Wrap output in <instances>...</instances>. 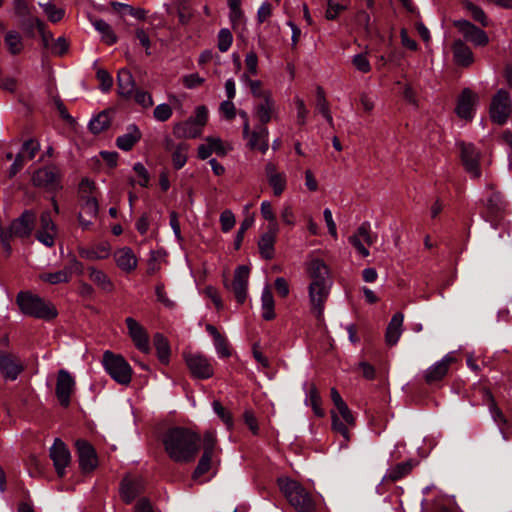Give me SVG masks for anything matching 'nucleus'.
Here are the masks:
<instances>
[{"label":"nucleus","instance_id":"obj_1","mask_svg":"<svg viewBox=\"0 0 512 512\" xmlns=\"http://www.w3.org/2000/svg\"><path fill=\"white\" fill-rule=\"evenodd\" d=\"M165 453L175 463L188 464L195 460L199 450L201 437L185 427H172L162 435Z\"/></svg>","mask_w":512,"mask_h":512},{"label":"nucleus","instance_id":"obj_2","mask_svg":"<svg viewBox=\"0 0 512 512\" xmlns=\"http://www.w3.org/2000/svg\"><path fill=\"white\" fill-rule=\"evenodd\" d=\"M278 485L289 504L297 512L315 511V499L301 483L289 478H280Z\"/></svg>","mask_w":512,"mask_h":512},{"label":"nucleus","instance_id":"obj_3","mask_svg":"<svg viewBox=\"0 0 512 512\" xmlns=\"http://www.w3.org/2000/svg\"><path fill=\"white\" fill-rule=\"evenodd\" d=\"M103 365L107 373L119 384L127 385L132 378V370L128 362L121 356L106 351L103 354Z\"/></svg>","mask_w":512,"mask_h":512},{"label":"nucleus","instance_id":"obj_4","mask_svg":"<svg viewBox=\"0 0 512 512\" xmlns=\"http://www.w3.org/2000/svg\"><path fill=\"white\" fill-rule=\"evenodd\" d=\"M337 411L331 410V428L334 432L342 435L345 440V446L351 439L349 428H354L356 425V419L346 404V402L336 408Z\"/></svg>","mask_w":512,"mask_h":512},{"label":"nucleus","instance_id":"obj_5","mask_svg":"<svg viewBox=\"0 0 512 512\" xmlns=\"http://www.w3.org/2000/svg\"><path fill=\"white\" fill-rule=\"evenodd\" d=\"M483 403L487 405L492 419L498 425L504 440L512 439V422L507 419L502 410L498 407L491 391L482 389Z\"/></svg>","mask_w":512,"mask_h":512},{"label":"nucleus","instance_id":"obj_6","mask_svg":"<svg viewBox=\"0 0 512 512\" xmlns=\"http://www.w3.org/2000/svg\"><path fill=\"white\" fill-rule=\"evenodd\" d=\"M331 285L310 282L308 286L311 313L318 319H323L325 303L330 294Z\"/></svg>","mask_w":512,"mask_h":512},{"label":"nucleus","instance_id":"obj_7","mask_svg":"<svg viewBox=\"0 0 512 512\" xmlns=\"http://www.w3.org/2000/svg\"><path fill=\"white\" fill-rule=\"evenodd\" d=\"M203 453L199 459L196 468L193 471L192 478L198 479L202 475L206 474L212 465V458L215 451L217 439L212 432H205L203 435Z\"/></svg>","mask_w":512,"mask_h":512},{"label":"nucleus","instance_id":"obj_8","mask_svg":"<svg viewBox=\"0 0 512 512\" xmlns=\"http://www.w3.org/2000/svg\"><path fill=\"white\" fill-rule=\"evenodd\" d=\"M511 112V97L506 90H499L490 105V117L494 123H506Z\"/></svg>","mask_w":512,"mask_h":512},{"label":"nucleus","instance_id":"obj_9","mask_svg":"<svg viewBox=\"0 0 512 512\" xmlns=\"http://www.w3.org/2000/svg\"><path fill=\"white\" fill-rule=\"evenodd\" d=\"M249 275V267L241 265L235 269L234 278L231 284L225 282V287L234 294L236 301L239 304H243L247 298Z\"/></svg>","mask_w":512,"mask_h":512},{"label":"nucleus","instance_id":"obj_10","mask_svg":"<svg viewBox=\"0 0 512 512\" xmlns=\"http://www.w3.org/2000/svg\"><path fill=\"white\" fill-rule=\"evenodd\" d=\"M185 362L190 373L197 379H209L214 374L211 361L200 353L185 354Z\"/></svg>","mask_w":512,"mask_h":512},{"label":"nucleus","instance_id":"obj_11","mask_svg":"<svg viewBox=\"0 0 512 512\" xmlns=\"http://www.w3.org/2000/svg\"><path fill=\"white\" fill-rule=\"evenodd\" d=\"M75 391V380L71 374L61 369L57 375L55 393L60 405L67 408L71 403V395Z\"/></svg>","mask_w":512,"mask_h":512},{"label":"nucleus","instance_id":"obj_12","mask_svg":"<svg viewBox=\"0 0 512 512\" xmlns=\"http://www.w3.org/2000/svg\"><path fill=\"white\" fill-rule=\"evenodd\" d=\"M485 210L482 212V217L492 224L499 221L505 212L506 202L503 195L499 191H493L488 196L485 204Z\"/></svg>","mask_w":512,"mask_h":512},{"label":"nucleus","instance_id":"obj_13","mask_svg":"<svg viewBox=\"0 0 512 512\" xmlns=\"http://www.w3.org/2000/svg\"><path fill=\"white\" fill-rule=\"evenodd\" d=\"M461 149V161L467 173L472 178L478 179L481 176V169L479 165L480 152L475 148L473 144H467L462 142L460 144Z\"/></svg>","mask_w":512,"mask_h":512},{"label":"nucleus","instance_id":"obj_14","mask_svg":"<svg viewBox=\"0 0 512 512\" xmlns=\"http://www.w3.org/2000/svg\"><path fill=\"white\" fill-rule=\"evenodd\" d=\"M60 179V170L55 165H46L34 172V185L43 186L48 190L61 188Z\"/></svg>","mask_w":512,"mask_h":512},{"label":"nucleus","instance_id":"obj_15","mask_svg":"<svg viewBox=\"0 0 512 512\" xmlns=\"http://www.w3.org/2000/svg\"><path fill=\"white\" fill-rule=\"evenodd\" d=\"M125 323L135 347L139 351L148 354L150 352L149 336L145 328L132 317H127Z\"/></svg>","mask_w":512,"mask_h":512},{"label":"nucleus","instance_id":"obj_16","mask_svg":"<svg viewBox=\"0 0 512 512\" xmlns=\"http://www.w3.org/2000/svg\"><path fill=\"white\" fill-rule=\"evenodd\" d=\"M80 469L84 473L93 471L98 465V459L93 446L85 440L76 441Z\"/></svg>","mask_w":512,"mask_h":512},{"label":"nucleus","instance_id":"obj_17","mask_svg":"<svg viewBox=\"0 0 512 512\" xmlns=\"http://www.w3.org/2000/svg\"><path fill=\"white\" fill-rule=\"evenodd\" d=\"M454 26L463 34L466 40L476 46H485L489 42L487 33L467 20H457Z\"/></svg>","mask_w":512,"mask_h":512},{"label":"nucleus","instance_id":"obj_18","mask_svg":"<svg viewBox=\"0 0 512 512\" xmlns=\"http://www.w3.org/2000/svg\"><path fill=\"white\" fill-rule=\"evenodd\" d=\"M306 271L311 282L332 285V280L330 278V269L324 262V260L320 258H311L306 263Z\"/></svg>","mask_w":512,"mask_h":512},{"label":"nucleus","instance_id":"obj_19","mask_svg":"<svg viewBox=\"0 0 512 512\" xmlns=\"http://www.w3.org/2000/svg\"><path fill=\"white\" fill-rule=\"evenodd\" d=\"M50 457L53 460L57 475L63 477L65 474V467L69 465L71 456L65 443L56 438L53 446L50 448Z\"/></svg>","mask_w":512,"mask_h":512},{"label":"nucleus","instance_id":"obj_20","mask_svg":"<svg viewBox=\"0 0 512 512\" xmlns=\"http://www.w3.org/2000/svg\"><path fill=\"white\" fill-rule=\"evenodd\" d=\"M455 357L445 355L440 361L430 366L424 374L425 382L429 385L441 381L448 373L450 365L455 362Z\"/></svg>","mask_w":512,"mask_h":512},{"label":"nucleus","instance_id":"obj_21","mask_svg":"<svg viewBox=\"0 0 512 512\" xmlns=\"http://www.w3.org/2000/svg\"><path fill=\"white\" fill-rule=\"evenodd\" d=\"M57 234L56 225L51 218L50 212H44L40 219V229L35 234L37 240L47 247H52L55 243Z\"/></svg>","mask_w":512,"mask_h":512},{"label":"nucleus","instance_id":"obj_22","mask_svg":"<svg viewBox=\"0 0 512 512\" xmlns=\"http://www.w3.org/2000/svg\"><path fill=\"white\" fill-rule=\"evenodd\" d=\"M144 491V482L141 477H125L120 484L122 500L129 504Z\"/></svg>","mask_w":512,"mask_h":512},{"label":"nucleus","instance_id":"obj_23","mask_svg":"<svg viewBox=\"0 0 512 512\" xmlns=\"http://www.w3.org/2000/svg\"><path fill=\"white\" fill-rule=\"evenodd\" d=\"M476 100L477 95L471 89L465 88L458 99L455 110L457 115L463 119H471Z\"/></svg>","mask_w":512,"mask_h":512},{"label":"nucleus","instance_id":"obj_24","mask_svg":"<svg viewBox=\"0 0 512 512\" xmlns=\"http://www.w3.org/2000/svg\"><path fill=\"white\" fill-rule=\"evenodd\" d=\"M114 260L118 268L127 273L134 271L138 263L136 255L129 247L118 249L114 253Z\"/></svg>","mask_w":512,"mask_h":512},{"label":"nucleus","instance_id":"obj_25","mask_svg":"<svg viewBox=\"0 0 512 512\" xmlns=\"http://www.w3.org/2000/svg\"><path fill=\"white\" fill-rule=\"evenodd\" d=\"M57 315L58 310L52 302L34 295V318L51 321Z\"/></svg>","mask_w":512,"mask_h":512},{"label":"nucleus","instance_id":"obj_26","mask_svg":"<svg viewBox=\"0 0 512 512\" xmlns=\"http://www.w3.org/2000/svg\"><path fill=\"white\" fill-rule=\"evenodd\" d=\"M173 134L178 139H192L200 136L201 130L195 124L193 117H190L185 121L175 123Z\"/></svg>","mask_w":512,"mask_h":512},{"label":"nucleus","instance_id":"obj_27","mask_svg":"<svg viewBox=\"0 0 512 512\" xmlns=\"http://www.w3.org/2000/svg\"><path fill=\"white\" fill-rule=\"evenodd\" d=\"M415 466H416V462H414L413 460H407V461L398 463L395 466L388 469V471L384 475L382 481L394 483V482L406 477L407 475H409Z\"/></svg>","mask_w":512,"mask_h":512},{"label":"nucleus","instance_id":"obj_28","mask_svg":"<svg viewBox=\"0 0 512 512\" xmlns=\"http://www.w3.org/2000/svg\"><path fill=\"white\" fill-rule=\"evenodd\" d=\"M142 133L135 124L127 127V133L118 136L116 146L123 151H130L140 141Z\"/></svg>","mask_w":512,"mask_h":512},{"label":"nucleus","instance_id":"obj_29","mask_svg":"<svg viewBox=\"0 0 512 512\" xmlns=\"http://www.w3.org/2000/svg\"><path fill=\"white\" fill-rule=\"evenodd\" d=\"M278 232L279 230L267 229V231L260 237L258 242L259 252L266 260H270L274 257V244Z\"/></svg>","mask_w":512,"mask_h":512},{"label":"nucleus","instance_id":"obj_30","mask_svg":"<svg viewBox=\"0 0 512 512\" xmlns=\"http://www.w3.org/2000/svg\"><path fill=\"white\" fill-rule=\"evenodd\" d=\"M78 253L81 258L95 261L106 259L110 255V246L107 243H100L92 247H79Z\"/></svg>","mask_w":512,"mask_h":512},{"label":"nucleus","instance_id":"obj_31","mask_svg":"<svg viewBox=\"0 0 512 512\" xmlns=\"http://www.w3.org/2000/svg\"><path fill=\"white\" fill-rule=\"evenodd\" d=\"M404 315L401 312H397L391 318L385 334V340L388 345H395L402 333Z\"/></svg>","mask_w":512,"mask_h":512},{"label":"nucleus","instance_id":"obj_32","mask_svg":"<svg viewBox=\"0 0 512 512\" xmlns=\"http://www.w3.org/2000/svg\"><path fill=\"white\" fill-rule=\"evenodd\" d=\"M454 61L457 65L468 67L473 61L471 49L461 40H456L452 46Z\"/></svg>","mask_w":512,"mask_h":512},{"label":"nucleus","instance_id":"obj_33","mask_svg":"<svg viewBox=\"0 0 512 512\" xmlns=\"http://www.w3.org/2000/svg\"><path fill=\"white\" fill-rule=\"evenodd\" d=\"M275 110V102L272 95H266L262 102L257 104L254 108L256 117L259 119L261 126H265L272 119V114Z\"/></svg>","mask_w":512,"mask_h":512},{"label":"nucleus","instance_id":"obj_34","mask_svg":"<svg viewBox=\"0 0 512 512\" xmlns=\"http://www.w3.org/2000/svg\"><path fill=\"white\" fill-rule=\"evenodd\" d=\"M250 149H259L262 153H266L269 148L268 129L265 126H258L251 132L247 143Z\"/></svg>","mask_w":512,"mask_h":512},{"label":"nucleus","instance_id":"obj_35","mask_svg":"<svg viewBox=\"0 0 512 512\" xmlns=\"http://www.w3.org/2000/svg\"><path fill=\"white\" fill-rule=\"evenodd\" d=\"M0 370L3 376L9 380H15L22 372L23 366L19 360L11 354L1 360Z\"/></svg>","mask_w":512,"mask_h":512},{"label":"nucleus","instance_id":"obj_36","mask_svg":"<svg viewBox=\"0 0 512 512\" xmlns=\"http://www.w3.org/2000/svg\"><path fill=\"white\" fill-rule=\"evenodd\" d=\"M88 275L90 280L104 292L111 293L114 291L115 286L104 271L91 266L88 267Z\"/></svg>","mask_w":512,"mask_h":512},{"label":"nucleus","instance_id":"obj_37","mask_svg":"<svg viewBox=\"0 0 512 512\" xmlns=\"http://www.w3.org/2000/svg\"><path fill=\"white\" fill-rule=\"evenodd\" d=\"M118 92L121 96L130 97L135 89V81L128 69H121L117 75Z\"/></svg>","mask_w":512,"mask_h":512},{"label":"nucleus","instance_id":"obj_38","mask_svg":"<svg viewBox=\"0 0 512 512\" xmlns=\"http://www.w3.org/2000/svg\"><path fill=\"white\" fill-rule=\"evenodd\" d=\"M31 144L32 139H26L23 142L21 151L16 155L14 162L10 166L8 173L10 178L14 177L23 168L25 157L32 159V148L30 147Z\"/></svg>","mask_w":512,"mask_h":512},{"label":"nucleus","instance_id":"obj_39","mask_svg":"<svg viewBox=\"0 0 512 512\" xmlns=\"http://www.w3.org/2000/svg\"><path fill=\"white\" fill-rule=\"evenodd\" d=\"M34 27L39 33L43 54H48L55 40L53 33L48 29L47 24L38 18H34Z\"/></svg>","mask_w":512,"mask_h":512},{"label":"nucleus","instance_id":"obj_40","mask_svg":"<svg viewBox=\"0 0 512 512\" xmlns=\"http://www.w3.org/2000/svg\"><path fill=\"white\" fill-rule=\"evenodd\" d=\"M153 343L159 361L163 364H168L170 359V345L167 338L161 333H156L153 337Z\"/></svg>","mask_w":512,"mask_h":512},{"label":"nucleus","instance_id":"obj_41","mask_svg":"<svg viewBox=\"0 0 512 512\" xmlns=\"http://www.w3.org/2000/svg\"><path fill=\"white\" fill-rule=\"evenodd\" d=\"M262 301V317L266 321H271L275 318L276 314L274 312V297L272 291L268 286H266L261 295Z\"/></svg>","mask_w":512,"mask_h":512},{"label":"nucleus","instance_id":"obj_42","mask_svg":"<svg viewBox=\"0 0 512 512\" xmlns=\"http://www.w3.org/2000/svg\"><path fill=\"white\" fill-rule=\"evenodd\" d=\"M93 26L102 35V40L107 45H113L117 42V36L106 21L102 19H96L93 21Z\"/></svg>","mask_w":512,"mask_h":512},{"label":"nucleus","instance_id":"obj_43","mask_svg":"<svg viewBox=\"0 0 512 512\" xmlns=\"http://www.w3.org/2000/svg\"><path fill=\"white\" fill-rule=\"evenodd\" d=\"M38 5L43 9L46 17L52 23L60 22L65 15V10L63 8L56 7V5L51 1L39 2Z\"/></svg>","mask_w":512,"mask_h":512},{"label":"nucleus","instance_id":"obj_44","mask_svg":"<svg viewBox=\"0 0 512 512\" xmlns=\"http://www.w3.org/2000/svg\"><path fill=\"white\" fill-rule=\"evenodd\" d=\"M111 124V119L106 111L100 112L89 122V130L93 134H99L106 130Z\"/></svg>","mask_w":512,"mask_h":512},{"label":"nucleus","instance_id":"obj_45","mask_svg":"<svg viewBox=\"0 0 512 512\" xmlns=\"http://www.w3.org/2000/svg\"><path fill=\"white\" fill-rule=\"evenodd\" d=\"M177 14L181 25H187L194 16V11L188 0H179L176 4Z\"/></svg>","mask_w":512,"mask_h":512},{"label":"nucleus","instance_id":"obj_46","mask_svg":"<svg viewBox=\"0 0 512 512\" xmlns=\"http://www.w3.org/2000/svg\"><path fill=\"white\" fill-rule=\"evenodd\" d=\"M39 278L53 285L67 283L70 281V271L68 269H62L54 273H43L39 275Z\"/></svg>","mask_w":512,"mask_h":512},{"label":"nucleus","instance_id":"obj_47","mask_svg":"<svg viewBox=\"0 0 512 512\" xmlns=\"http://www.w3.org/2000/svg\"><path fill=\"white\" fill-rule=\"evenodd\" d=\"M188 149V144H177L175 150L172 153V163L175 169L179 170L186 164Z\"/></svg>","mask_w":512,"mask_h":512},{"label":"nucleus","instance_id":"obj_48","mask_svg":"<svg viewBox=\"0 0 512 512\" xmlns=\"http://www.w3.org/2000/svg\"><path fill=\"white\" fill-rule=\"evenodd\" d=\"M261 215L265 220L268 221L267 229L279 230L276 216L269 201H263L261 203Z\"/></svg>","mask_w":512,"mask_h":512},{"label":"nucleus","instance_id":"obj_49","mask_svg":"<svg viewBox=\"0 0 512 512\" xmlns=\"http://www.w3.org/2000/svg\"><path fill=\"white\" fill-rule=\"evenodd\" d=\"M16 303L23 314L32 316V294L29 291L19 292Z\"/></svg>","mask_w":512,"mask_h":512},{"label":"nucleus","instance_id":"obj_50","mask_svg":"<svg viewBox=\"0 0 512 512\" xmlns=\"http://www.w3.org/2000/svg\"><path fill=\"white\" fill-rule=\"evenodd\" d=\"M309 399L311 407L316 416L322 418L325 416L324 410L321 408L322 399L319 395L317 387L314 384H311L309 389Z\"/></svg>","mask_w":512,"mask_h":512},{"label":"nucleus","instance_id":"obj_51","mask_svg":"<svg viewBox=\"0 0 512 512\" xmlns=\"http://www.w3.org/2000/svg\"><path fill=\"white\" fill-rule=\"evenodd\" d=\"M53 102L55 107L59 113L61 119L66 122L69 126L74 127L76 125V120L69 114L65 104L60 99L59 96H53Z\"/></svg>","mask_w":512,"mask_h":512},{"label":"nucleus","instance_id":"obj_52","mask_svg":"<svg viewBox=\"0 0 512 512\" xmlns=\"http://www.w3.org/2000/svg\"><path fill=\"white\" fill-rule=\"evenodd\" d=\"M111 6L115 10L123 9L125 10L129 15L135 17L139 20H144L146 18V11L141 8H134L131 5L119 3V2H111Z\"/></svg>","mask_w":512,"mask_h":512},{"label":"nucleus","instance_id":"obj_53","mask_svg":"<svg viewBox=\"0 0 512 512\" xmlns=\"http://www.w3.org/2000/svg\"><path fill=\"white\" fill-rule=\"evenodd\" d=\"M243 79L250 87L251 93L254 97L264 99L266 95H271L270 91L262 89V82L259 80H252L246 74L243 75Z\"/></svg>","mask_w":512,"mask_h":512},{"label":"nucleus","instance_id":"obj_54","mask_svg":"<svg viewBox=\"0 0 512 512\" xmlns=\"http://www.w3.org/2000/svg\"><path fill=\"white\" fill-rule=\"evenodd\" d=\"M268 180L269 185L273 189L275 196H280L286 189V176L284 173L270 177Z\"/></svg>","mask_w":512,"mask_h":512},{"label":"nucleus","instance_id":"obj_55","mask_svg":"<svg viewBox=\"0 0 512 512\" xmlns=\"http://www.w3.org/2000/svg\"><path fill=\"white\" fill-rule=\"evenodd\" d=\"M14 11L21 18L23 25L27 30L30 29V24L26 22V18L29 16V7L25 0H13Z\"/></svg>","mask_w":512,"mask_h":512},{"label":"nucleus","instance_id":"obj_56","mask_svg":"<svg viewBox=\"0 0 512 512\" xmlns=\"http://www.w3.org/2000/svg\"><path fill=\"white\" fill-rule=\"evenodd\" d=\"M95 183L88 178L81 180L79 184V196L81 201H85L89 198H95L93 192L95 190Z\"/></svg>","mask_w":512,"mask_h":512},{"label":"nucleus","instance_id":"obj_57","mask_svg":"<svg viewBox=\"0 0 512 512\" xmlns=\"http://www.w3.org/2000/svg\"><path fill=\"white\" fill-rule=\"evenodd\" d=\"M465 7L470 11L475 21L479 22L484 27L488 26L487 16L479 6L474 5L470 1H466Z\"/></svg>","mask_w":512,"mask_h":512},{"label":"nucleus","instance_id":"obj_58","mask_svg":"<svg viewBox=\"0 0 512 512\" xmlns=\"http://www.w3.org/2000/svg\"><path fill=\"white\" fill-rule=\"evenodd\" d=\"M233 42V35L229 29L223 28L218 33V49L221 52H226Z\"/></svg>","mask_w":512,"mask_h":512},{"label":"nucleus","instance_id":"obj_59","mask_svg":"<svg viewBox=\"0 0 512 512\" xmlns=\"http://www.w3.org/2000/svg\"><path fill=\"white\" fill-rule=\"evenodd\" d=\"M98 209L99 206L96 198H89L82 201L80 212H83V215H86L89 218H97Z\"/></svg>","mask_w":512,"mask_h":512},{"label":"nucleus","instance_id":"obj_60","mask_svg":"<svg viewBox=\"0 0 512 512\" xmlns=\"http://www.w3.org/2000/svg\"><path fill=\"white\" fill-rule=\"evenodd\" d=\"M5 42L12 54H16L22 49L21 38L18 33L10 31L6 34Z\"/></svg>","mask_w":512,"mask_h":512},{"label":"nucleus","instance_id":"obj_61","mask_svg":"<svg viewBox=\"0 0 512 512\" xmlns=\"http://www.w3.org/2000/svg\"><path fill=\"white\" fill-rule=\"evenodd\" d=\"M69 49V43L65 37L61 36L54 40L48 54L63 56Z\"/></svg>","mask_w":512,"mask_h":512},{"label":"nucleus","instance_id":"obj_62","mask_svg":"<svg viewBox=\"0 0 512 512\" xmlns=\"http://www.w3.org/2000/svg\"><path fill=\"white\" fill-rule=\"evenodd\" d=\"M173 110L170 105L166 103L159 104L153 111V116L157 121L165 122L171 118Z\"/></svg>","mask_w":512,"mask_h":512},{"label":"nucleus","instance_id":"obj_63","mask_svg":"<svg viewBox=\"0 0 512 512\" xmlns=\"http://www.w3.org/2000/svg\"><path fill=\"white\" fill-rule=\"evenodd\" d=\"M354 235L359 236V238L369 246L376 240V236L372 235L370 232V224L368 222L362 223Z\"/></svg>","mask_w":512,"mask_h":512},{"label":"nucleus","instance_id":"obj_64","mask_svg":"<svg viewBox=\"0 0 512 512\" xmlns=\"http://www.w3.org/2000/svg\"><path fill=\"white\" fill-rule=\"evenodd\" d=\"M235 216L231 210H224L220 215L221 230L229 232L235 225Z\"/></svg>","mask_w":512,"mask_h":512}]
</instances>
